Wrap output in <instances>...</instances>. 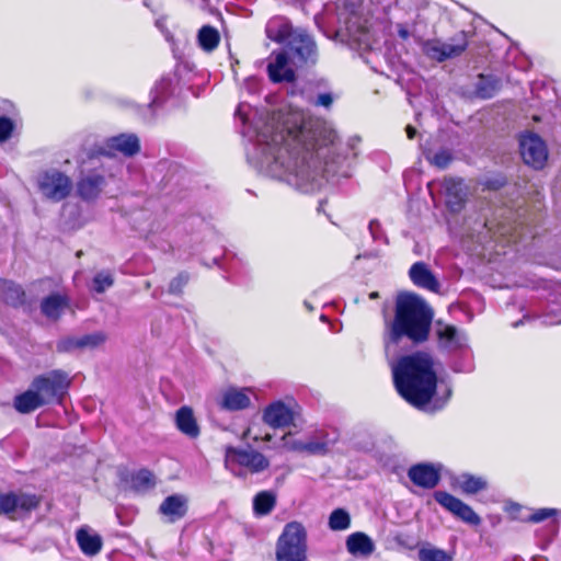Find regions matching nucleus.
Wrapping results in <instances>:
<instances>
[{"label":"nucleus","instance_id":"obj_43","mask_svg":"<svg viewBox=\"0 0 561 561\" xmlns=\"http://www.w3.org/2000/svg\"><path fill=\"white\" fill-rule=\"evenodd\" d=\"M80 339L79 336H67L60 339L56 344V350L59 353H71L77 350H81L80 347Z\"/></svg>","mask_w":561,"mask_h":561},{"label":"nucleus","instance_id":"obj_42","mask_svg":"<svg viewBox=\"0 0 561 561\" xmlns=\"http://www.w3.org/2000/svg\"><path fill=\"white\" fill-rule=\"evenodd\" d=\"M462 356L461 360H455L451 368L457 373H470L473 370V362L469 347L459 352Z\"/></svg>","mask_w":561,"mask_h":561},{"label":"nucleus","instance_id":"obj_58","mask_svg":"<svg viewBox=\"0 0 561 561\" xmlns=\"http://www.w3.org/2000/svg\"><path fill=\"white\" fill-rule=\"evenodd\" d=\"M523 321H517L514 323V327H518L519 324H522Z\"/></svg>","mask_w":561,"mask_h":561},{"label":"nucleus","instance_id":"obj_9","mask_svg":"<svg viewBox=\"0 0 561 561\" xmlns=\"http://www.w3.org/2000/svg\"><path fill=\"white\" fill-rule=\"evenodd\" d=\"M520 156L524 162L534 169H542L548 159L545 141L537 134L527 133L519 138Z\"/></svg>","mask_w":561,"mask_h":561},{"label":"nucleus","instance_id":"obj_25","mask_svg":"<svg viewBox=\"0 0 561 561\" xmlns=\"http://www.w3.org/2000/svg\"><path fill=\"white\" fill-rule=\"evenodd\" d=\"M45 405V400L39 397L33 385L21 394L15 396L13 400L14 409L22 414L34 412L41 407Z\"/></svg>","mask_w":561,"mask_h":561},{"label":"nucleus","instance_id":"obj_18","mask_svg":"<svg viewBox=\"0 0 561 561\" xmlns=\"http://www.w3.org/2000/svg\"><path fill=\"white\" fill-rule=\"evenodd\" d=\"M295 30L290 20L284 15L271 18L265 25V34L271 41L283 44L293 37Z\"/></svg>","mask_w":561,"mask_h":561},{"label":"nucleus","instance_id":"obj_7","mask_svg":"<svg viewBox=\"0 0 561 561\" xmlns=\"http://www.w3.org/2000/svg\"><path fill=\"white\" fill-rule=\"evenodd\" d=\"M39 503V496L23 491L0 493V515L16 520L37 508Z\"/></svg>","mask_w":561,"mask_h":561},{"label":"nucleus","instance_id":"obj_26","mask_svg":"<svg viewBox=\"0 0 561 561\" xmlns=\"http://www.w3.org/2000/svg\"><path fill=\"white\" fill-rule=\"evenodd\" d=\"M347 551L355 557H368L375 550V543L369 536L357 531L346 539Z\"/></svg>","mask_w":561,"mask_h":561},{"label":"nucleus","instance_id":"obj_14","mask_svg":"<svg viewBox=\"0 0 561 561\" xmlns=\"http://www.w3.org/2000/svg\"><path fill=\"white\" fill-rule=\"evenodd\" d=\"M295 412L291 404L277 400L270 403L262 413V420L272 428H284L294 423Z\"/></svg>","mask_w":561,"mask_h":561},{"label":"nucleus","instance_id":"obj_23","mask_svg":"<svg viewBox=\"0 0 561 561\" xmlns=\"http://www.w3.org/2000/svg\"><path fill=\"white\" fill-rule=\"evenodd\" d=\"M267 72L273 82H291L295 79V71L288 67V57L285 51L276 54L274 61L267 66Z\"/></svg>","mask_w":561,"mask_h":561},{"label":"nucleus","instance_id":"obj_31","mask_svg":"<svg viewBox=\"0 0 561 561\" xmlns=\"http://www.w3.org/2000/svg\"><path fill=\"white\" fill-rule=\"evenodd\" d=\"M276 506V494L261 491L253 497V513L257 517L268 515Z\"/></svg>","mask_w":561,"mask_h":561},{"label":"nucleus","instance_id":"obj_50","mask_svg":"<svg viewBox=\"0 0 561 561\" xmlns=\"http://www.w3.org/2000/svg\"><path fill=\"white\" fill-rule=\"evenodd\" d=\"M16 108L9 100L0 99V115H15Z\"/></svg>","mask_w":561,"mask_h":561},{"label":"nucleus","instance_id":"obj_3","mask_svg":"<svg viewBox=\"0 0 561 561\" xmlns=\"http://www.w3.org/2000/svg\"><path fill=\"white\" fill-rule=\"evenodd\" d=\"M433 320V311L424 299L411 293L398 296L394 318L386 327V346L399 344L407 337L414 344L427 340Z\"/></svg>","mask_w":561,"mask_h":561},{"label":"nucleus","instance_id":"obj_33","mask_svg":"<svg viewBox=\"0 0 561 561\" xmlns=\"http://www.w3.org/2000/svg\"><path fill=\"white\" fill-rule=\"evenodd\" d=\"M501 87V80L494 76L480 75L476 84V93L482 99L492 98Z\"/></svg>","mask_w":561,"mask_h":561},{"label":"nucleus","instance_id":"obj_28","mask_svg":"<svg viewBox=\"0 0 561 561\" xmlns=\"http://www.w3.org/2000/svg\"><path fill=\"white\" fill-rule=\"evenodd\" d=\"M251 403L248 389L230 388L226 390L221 399V408L229 411L247 409Z\"/></svg>","mask_w":561,"mask_h":561},{"label":"nucleus","instance_id":"obj_36","mask_svg":"<svg viewBox=\"0 0 561 561\" xmlns=\"http://www.w3.org/2000/svg\"><path fill=\"white\" fill-rule=\"evenodd\" d=\"M458 484L461 490L467 494H476L479 491L486 489L488 483L481 477H476L469 473H463L458 478Z\"/></svg>","mask_w":561,"mask_h":561},{"label":"nucleus","instance_id":"obj_40","mask_svg":"<svg viewBox=\"0 0 561 561\" xmlns=\"http://www.w3.org/2000/svg\"><path fill=\"white\" fill-rule=\"evenodd\" d=\"M79 339H80L79 343H80L81 350H84V348L93 350V348H96V347L103 345L107 340V335H106V333H104L102 331H98V332H93L90 334L79 336Z\"/></svg>","mask_w":561,"mask_h":561},{"label":"nucleus","instance_id":"obj_13","mask_svg":"<svg viewBox=\"0 0 561 561\" xmlns=\"http://www.w3.org/2000/svg\"><path fill=\"white\" fill-rule=\"evenodd\" d=\"M440 187L448 209L453 213L460 211L468 196V187L465 181L458 178H445Z\"/></svg>","mask_w":561,"mask_h":561},{"label":"nucleus","instance_id":"obj_24","mask_svg":"<svg viewBox=\"0 0 561 561\" xmlns=\"http://www.w3.org/2000/svg\"><path fill=\"white\" fill-rule=\"evenodd\" d=\"M76 539L82 553L89 557L98 554L103 547L102 537L88 527L79 528L76 533Z\"/></svg>","mask_w":561,"mask_h":561},{"label":"nucleus","instance_id":"obj_6","mask_svg":"<svg viewBox=\"0 0 561 561\" xmlns=\"http://www.w3.org/2000/svg\"><path fill=\"white\" fill-rule=\"evenodd\" d=\"M70 383L68 374L59 369L37 376L32 381L39 397L45 400V405L53 402L60 403L67 394Z\"/></svg>","mask_w":561,"mask_h":561},{"label":"nucleus","instance_id":"obj_32","mask_svg":"<svg viewBox=\"0 0 561 561\" xmlns=\"http://www.w3.org/2000/svg\"><path fill=\"white\" fill-rule=\"evenodd\" d=\"M336 442V437L330 438L328 433H321L319 438H311L305 444V453L309 455H325Z\"/></svg>","mask_w":561,"mask_h":561},{"label":"nucleus","instance_id":"obj_4","mask_svg":"<svg viewBox=\"0 0 561 561\" xmlns=\"http://www.w3.org/2000/svg\"><path fill=\"white\" fill-rule=\"evenodd\" d=\"M307 530L299 522L287 523L276 541V561H307Z\"/></svg>","mask_w":561,"mask_h":561},{"label":"nucleus","instance_id":"obj_12","mask_svg":"<svg viewBox=\"0 0 561 561\" xmlns=\"http://www.w3.org/2000/svg\"><path fill=\"white\" fill-rule=\"evenodd\" d=\"M436 335L438 346L449 353L463 351L468 347V339L465 332L455 325L437 322Z\"/></svg>","mask_w":561,"mask_h":561},{"label":"nucleus","instance_id":"obj_38","mask_svg":"<svg viewBox=\"0 0 561 561\" xmlns=\"http://www.w3.org/2000/svg\"><path fill=\"white\" fill-rule=\"evenodd\" d=\"M351 526L350 514L343 508L334 510L329 517V527L332 530H345Z\"/></svg>","mask_w":561,"mask_h":561},{"label":"nucleus","instance_id":"obj_54","mask_svg":"<svg viewBox=\"0 0 561 561\" xmlns=\"http://www.w3.org/2000/svg\"><path fill=\"white\" fill-rule=\"evenodd\" d=\"M378 297H379L378 291H373V293H370V294H369V298H370V299H376V298H378Z\"/></svg>","mask_w":561,"mask_h":561},{"label":"nucleus","instance_id":"obj_47","mask_svg":"<svg viewBox=\"0 0 561 561\" xmlns=\"http://www.w3.org/2000/svg\"><path fill=\"white\" fill-rule=\"evenodd\" d=\"M188 280L187 274L181 273L176 277H174L169 285V291L172 294H180L183 287L186 285Z\"/></svg>","mask_w":561,"mask_h":561},{"label":"nucleus","instance_id":"obj_5","mask_svg":"<svg viewBox=\"0 0 561 561\" xmlns=\"http://www.w3.org/2000/svg\"><path fill=\"white\" fill-rule=\"evenodd\" d=\"M225 467L236 477L248 473L259 474L270 467V460L260 451L249 447L227 446L225 449Z\"/></svg>","mask_w":561,"mask_h":561},{"label":"nucleus","instance_id":"obj_29","mask_svg":"<svg viewBox=\"0 0 561 561\" xmlns=\"http://www.w3.org/2000/svg\"><path fill=\"white\" fill-rule=\"evenodd\" d=\"M0 299L5 304L18 307L24 304L25 293L23 288L7 279H0Z\"/></svg>","mask_w":561,"mask_h":561},{"label":"nucleus","instance_id":"obj_35","mask_svg":"<svg viewBox=\"0 0 561 561\" xmlns=\"http://www.w3.org/2000/svg\"><path fill=\"white\" fill-rule=\"evenodd\" d=\"M197 38L204 50L211 51L218 46L220 36L215 27L205 25L199 30Z\"/></svg>","mask_w":561,"mask_h":561},{"label":"nucleus","instance_id":"obj_34","mask_svg":"<svg viewBox=\"0 0 561 561\" xmlns=\"http://www.w3.org/2000/svg\"><path fill=\"white\" fill-rule=\"evenodd\" d=\"M130 485L138 492H145L156 485L154 476L148 469H140L131 474Z\"/></svg>","mask_w":561,"mask_h":561},{"label":"nucleus","instance_id":"obj_48","mask_svg":"<svg viewBox=\"0 0 561 561\" xmlns=\"http://www.w3.org/2000/svg\"><path fill=\"white\" fill-rule=\"evenodd\" d=\"M282 439L284 442V447L287 450L305 453L306 442L293 439V438H290V435H284Z\"/></svg>","mask_w":561,"mask_h":561},{"label":"nucleus","instance_id":"obj_53","mask_svg":"<svg viewBox=\"0 0 561 561\" xmlns=\"http://www.w3.org/2000/svg\"><path fill=\"white\" fill-rule=\"evenodd\" d=\"M405 131L409 139H413L416 135V129L411 125L407 126Z\"/></svg>","mask_w":561,"mask_h":561},{"label":"nucleus","instance_id":"obj_44","mask_svg":"<svg viewBox=\"0 0 561 561\" xmlns=\"http://www.w3.org/2000/svg\"><path fill=\"white\" fill-rule=\"evenodd\" d=\"M10 116L11 115H0V142L10 139L13 134L14 123Z\"/></svg>","mask_w":561,"mask_h":561},{"label":"nucleus","instance_id":"obj_39","mask_svg":"<svg viewBox=\"0 0 561 561\" xmlns=\"http://www.w3.org/2000/svg\"><path fill=\"white\" fill-rule=\"evenodd\" d=\"M114 285L113 274L108 271L96 273L92 279V290L102 294Z\"/></svg>","mask_w":561,"mask_h":561},{"label":"nucleus","instance_id":"obj_22","mask_svg":"<svg viewBox=\"0 0 561 561\" xmlns=\"http://www.w3.org/2000/svg\"><path fill=\"white\" fill-rule=\"evenodd\" d=\"M106 148L108 149L106 154H111V151H117L125 157H133L139 152L140 142L135 134H121L108 138L106 140Z\"/></svg>","mask_w":561,"mask_h":561},{"label":"nucleus","instance_id":"obj_11","mask_svg":"<svg viewBox=\"0 0 561 561\" xmlns=\"http://www.w3.org/2000/svg\"><path fill=\"white\" fill-rule=\"evenodd\" d=\"M468 41L466 34L459 33L450 42H432L426 44V53L432 58L444 61L449 58L460 56L467 48Z\"/></svg>","mask_w":561,"mask_h":561},{"label":"nucleus","instance_id":"obj_16","mask_svg":"<svg viewBox=\"0 0 561 561\" xmlns=\"http://www.w3.org/2000/svg\"><path fill=\"white\" fill-rule=\"evenodd\" d=\"M188 502L187 495L182 493L168 495L159 505L158 513L165 523L174 524L186 516Z\"/></svg>","mask_w":561,"mask_h":561},{"label":"nucleus","instance_id":"obj_2","mask_svg":"<svg viewBox=\"0 0 561 561\" xmlns=\"http://www.w3.org/2000/svg\"><path fill=\"white\" fill-rule=\"evenodd\" d=\"M433 366L432 356L423 352L403 356L392 366L399 394L413 407H425L435 393L437 377Z\"/></svg>","mask_w":561,"mask_h":561},{"label":"nucleus","instance_id":"obj_56","mask_svg":"<svg viewBox=\"0 0 561 561\" xmlns=\"http://www.w3.org/2000/svg\"><path fill=\"white\" fill-rule=\"evenodd\" d=\"M400 36L405 38L408 36V32L407 31H401L400 32Z\"/></svg>","mask_w":561,"mask_h":561},{"label":"nucleus","instance_id":"obj_37","mask_svg":"<svg viewBox=\"0 0 561 561\" xmlns=\"http://www.w3.org/2000/svg\"><path fill=\"white\" fill-rule=\"evenodd\" d=\"M425 159L437 169H446L453 161L454 156L449 149H439L436 152L431 150L424 151Z\"/></svg>","mask_w":561,"mask_h":561},{"label":"nucleus","instance_id":"obj_27","mask_svg":"<svg viewBox=\"0 0 561 561\" xmlns=\"http://www.w3.org/2000/svg\"><path fill=\"white\" fill-rule=\"evenodd\" d=\"M175 424L178 430L190 438H196L199 435L193 410L188 407H182L176 411Z\"/></svg>","mask_w":561,"mask_h":561},{"label":"nucleus","instance_id":"obj_55","mask_svg":"<svg viewBox=\"0 0 561 561\" xmlns=\"http://www.w3.org/2000/svg\"><path fill=\"white\" fill-rule=\"evenodd\" d=\"M304 305L308 310H312V306L308 301H305Z\"/></svg>","mask_w":561,"mask_h":561},{"label":"nucleus","instance_id":"obj_19","mask_svg":"<svg viewBox=\"0 0 561 561\" xmlns=\"http://www.w3.org/2000/svg\"><path fill=\"white\" fill-rule=\"evenodd\" d=\"M409 276L412 283L420 288H424L433 293H437L439 290V282L424 262L414 263L410 267Z\"/></svg>","mask_w":561,"mask_h":561},{"label":"nucleus","instance_id":"obj_30","mask_svg":"<svg viewBox=\"0 0 561 561\" xmlns=\"http://www.w3.org/2000/svg\"><path fill=\"white\" fill-rule=\"evenodd\" d=\"M174 76L164 75L153 85L151 90V105H162L173 92Z\"/></svg>","mask_w":561,"mask_h":561},{"label":"nucleus","instance_id":"obj_57","mask_svg":"<svg viewBox=\"0 0 561 561\" xmlns=\"http://www.w3.org/2000/svg\"><path fill=\"white\" fill-rule=\"evenodd\" d=\"M263 440H265V442L271 440V435H266V436L263 438Z\"/></svg>","mask_w":561,"mask_h":561},{"label":"nucleus","instance_id":"obj_17","mask_svg":"<svg viewBox=\"0 0 561 561\" xmlns=\"http://www.w3.org/2000/svg\"><path fill=\"white\" fill-rule=\"evenodd\" d=\"M409 479L423 489H434L440 480V466L422 462L413 465L408 470Z\"/></svg>","mask_w":561,"mask_h":561},{"label":"nucleus","instance_id":"obj_10","mask_svg":"<svg viewBox=\"0 0 561 561\" xmlns=\"http://www.w3.org/2000/svg\"><path fill=\"white\" fill-rule=\"evenodd\" d=\"M289 53L299 64H314L318 56L317 44L307 30L297 27L287 44Z\"/></svg>","mask_w":561,"mask_h":561},{"label":"nucleus","instance_id":"obj_20","mask_svg":"<svg viewBox=\"0 0 561 561\" xmlns=\"http://www.w3.org/2000/svg\"><path fill=\"white\" fill-rule=\"evenodd\" d=\"M70 306V299L67 295L54 293L43 298L41 301V312L47 319L57 321Z\"/></svg>","mask_w":561,"mask_h":561},{"label":"nucleus","instance_id":"obj_15","mask_svg":"<svg viewBox=\"0 0 561 561\" xmlns=\"http://www.w3.org/2000/svg\"><path fill=\"white\" fill-rule=\"evenodd\" d=\"M434 497L442 506L463 522L471 525H479L481 523V518L469 505L448 492L437 491L435 492Z\"/></svg>","mask_w":561,"mask_h":561},{"label":"nucleus","instance_id":"obj_51","mask_svg":"<svg viewBox=\"0 0 561 561\" xmlns=\"http://www.w3.org/2000/svg\"><path fill=\"white\" fill-rule=\"evenodd\" d=\"M249 110H250V105L249 104H243L241 103L238 108L236 110V116H238L242 124L243 125H247L248 122H249Z\"/></svg>","mask_w":561,"mask_h":561},{"label":"nucleus","instance_id":"obj_45","mask_svg":"<svg viewBox=\"0 0 561 561\" xmlns=\"http://www.w3.org/2000/svg\"><path fill=\"white\" fill-rule=\"evenodd\" d=\"M368 230L374 241H380L388 244V238L385 234L378 220L374 219L369 222Z\"/></svg>","mask_w":561,"mask_h":561},{"label":"nucleus","instance_id":"obj_46","mask_svg":"<svg viewBox=\"0 0 561 561\" xmlns=\"http://www.w3.org/2000/svg\"><path fill=\"white\" fill-rule=\"evenodd\" d=\"M557 514L558 511L556 508H539L528 517V520L531 523H540L550 517H554Z\"/></svg>","mask_w":561,"mask_h":561},{"label":"nucleus","instance_id":"obj_21","mask_svg":"<svg viewBox=\"0 0 561 561\" xmlns=\"http://www.w3.org/2000/svg\"><path fill=\"white\" fill-rule=\"evenodd\" d=\"M105 185V178L99 173H90L77 183V193L83 201L96 199Z\"/></svg>","mask_w":561,"mask_h":561},{"label":"nucleus","instance_id":"obj_52","mask_svg":"<svg viewBox=\"0 0 561 561\" xmlns=\"http://www.w3.org/2000/svg\"><path fill=\"white\" fill-rule=\"evenodd\" d=\"M251 432H252L251 427H248L243 432V434L241 436V439L242 440H247V439L251 438L253 442H259L260 440L259 436H256V435L255 436H251Z\"/></svg>","mask_w":561,"mask_h":561},{"label":"nucleus","instance_id":"obj_41","mask_svg":"<svg viewBox=\"0 0 561 561\" xmlns=\"http://www.w3.org/2000/svg\"><path fill=\"white\" fill-rule=\"evenodd\" d=\"M419 560L420 561H451V558L448 553L438 548L430 547V548H421L419 550Z\"/></svg>","mask_w":561,"mask_h":561},{"label":"nucleus","instance_id":"obj_8","mask_svg":"<svg viewBox=\"0 0 561 561\" xmlns=\"http://www.w3.org/2000/svg\"><path fill=\"white\" fill-rule=\"evenodd\" d=\"M37 183L42 194L54 202L65 199L72 188L70 178L58 170L44 172L39 175Z\"/></svg>","mask_w":561,"mask_h":561},{"label":"nucleus","instance_id":"obj_1","mask_svg":"<svg viewBox=\"0 0 561 561\" xmlns=\"http://www.w3.org/2000/svg\"><path fill=\"white\" fill-rule=\"evenodd\" d=\"M356 154L353 146L336 142V134L327 123L293 112L280 130L266 127L256 134L248 159L259 172L310 193L320 188L323 180L350 178Z\"/></svg>","mask_w":561,"mask_h":561},{"label":"nucleus","instance_id":"obj_49","mask_svg":"<svg viewBox=\"0 0 561 561\" xmlns=\"http://www.w3.org/2000/svg\"><path fill=\"white\" fill-rule=\"evenodd\" d=\"M308 102L316 106H323L325 108L331 107L333 103V96L331 93H321L314 100L308 99Z\"/></svg>","mask_w":561,"mask_h":561}]
</instances>
